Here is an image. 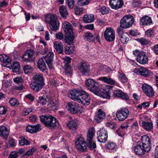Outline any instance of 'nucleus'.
I'll return each instance as SVG.
<instances>
[{
	"label": "nucleus",
	"instance_id": "14",
	"mask_svg": "<svg viewBox=\"0 0 158 158\" xmlns=\"http://www.w3.org/2000/svg\"><path fill=\"white\" fill-rule=\"evenodd\" d=\"M142 89L146 96L152 97L154 95V91L152 87L146 83L143 84L142 86Z\"/></svg>",
	"mask_w": 158,
	"mask_h": 158
},
{
	"label": "nucleus",
	"instance_id": "29",
	"mask_svg": "<svg viewBox=\"0 0 158 158\" xmlns=\"http://www.w3.org/2000/svg\"><path fill=\"white\" fill-rule=\"evenodd\" d=\"M37 67L40 71L43 72H45L47 69L45 62L42 58L40 59L38 61Z\"/></svg>",
	"mask_w": 158,
	"mask_h": 158
},
{
	"label": "nucleus",
	"instance_id": "24",
	"mask_svg": "<svg viewBox=\"0 0 158 158\" xmlns=\"http://www.w3.org/2000/svg\"><path fill=\"white\" fill-rule=\"evenodd\" d=\"M33 81L40 83H44V79L42 74L35 73L33 77Z\"/></svg>",
	"mask_w": 158,
	"mask_h": 158
},
{
	"label": "nucleus",
	"instance_id": "39",
	"mask_svg": "<svg viewBox=\"0 0 158 158\" xmlns=\"http://www.w3.org/2000/svg\"><path fill=\"white\" fill-rule=\"evenodd\" d=\"M87 147H88L90 150H93L94 152H96V145L94 141L87 142Z\"/></svg>",
	"mask_w": 158,
	"mask_h": 158
},
{
	"label": "nucleus",
	"instance_id": "19",
	"mask_svg": "<svg viewBox=\"0 0 158 158\" xmlns=\"http://www.w3.org/2000/svg\"><path fill=\"white\" fill-rule=\"evenodd\" d=\"M113 94L114 97L121 98L125 100L129 99V97L127 94L120 90H115L114 91Z\"/></svg>",
	"mask_w": 158,
	"mask_h": 158
},
{
	"label": "nucleus",
	"instance_id": "23",
	"mask_svg": "<svg viewBox=\"0 0 158 158\" xmlns=\"http://www.w3.org/2000/svg\"><path fill=\"white\" fill-rule=\"evenodd\" d=\"M44 85V83H40L32 81L31 84H30V87L33 90L36 92H38L42 89Z\"/></svg>",
	"mask_w": 158,
	"mask_h": 158
},
{
	"label": "nucleus",
	"instance_id": "26",
	"mask_svg": "<svg viewBox=\"0 0 158 158\" xmlns=\"http://www.w3.org/2000/svg\"><path fill=\"white\" fill-rule=\"evenodd\" d=\"M141 126L143 129L148 131H151L152 129L153 124L152 122L142 121Z\"/></svg>",
	"mask_w": 158,
	"mask_h": 158
},
{
	"label": "nucleus",
	"instance_id": "1",
	"mask_svg": "<svg viewBox=\"0 0 158 158\" xmlns=\"http://www.w3.org/2000/svg\"><path fill=\"white\" fill-rule=\"evenodd\" d=\"M68 95L71 99L76 100L79 103L85 106L89 105L90 103L91 99L89 94L81 88L70 90Z\"/></svg>",
	"mask_w": 158,
	"mask_h": 158
},
{
	"label": "nucleus",
	"instance_id": "57",
	"mask_svg": "<svg viewBox=\"0 0 158 158\" xmlns=\"http://www.w3.org/2000/svg\"><path fill=\"white\" fill-rule=\"evenodd\" d=\"M107 127H109L112 129H115L116 128V124L114 123H108L106 124Z\"/></svg>",
	"mask_w": 158,
	"mask_h": 158
},
{
	"label": "nucleus",
	"instance_id": "30",
	"mask_svg": "<svg viewBox=\"0 0 158 158\" xmlns=\"http://www.w3.org/2000/svg\"><path fill=\"white\" fill-rule=\"evenodd\" d=\"M54 47L59 53L62 54L63 53V46L62 43L57 41L55 42L54 43Z\"/></svg>",
	"mask_w": 158,
	"mask_h": 158
},
{
	"label": "nucleus",
	"instance_id": "10",
	"mask_svg": "<svg viewBox=\"0 0 158 158\" xmlns=\"http://www.w3.org/2000/svg\"><path fill=\"white\" fill-rule=\"evenodd\" d=\"M98 141L101 143H104L108 138L107 130L103 127L97 132Z\"/></svg>",
	"mask_w": 158,
	"mask_h": 158
},
{
	"label": "nucleus",
	"instance_id": "16",
	"mask_svg": "<svg viewBox=\"0 0 158 158\" xmlns=\"http://www.w3.org/2000/svg\"><path fill=\"white\" fill-rule=\"evenodd\" d=\"M109 2L111 8L115 10L121 8L124 4L123 0H110Z\"/></svg>",
	"mask_w": 158,
	"mask_h": 158
},
{
	"label": "nucleus",
	"instance_id": "28",
	"mask_svg": "<svg viewBox=\"0 0 158 158\" xmlns=\"http://www.w3.org/2000/svg\"><path fill=\"white\" fill-rule=\"evenodd\" d=\"M140 21V23L142 25H149L152 24L151 18L147 16L143 17Z\"/></svg>",
	"mask_w": 158,
	"mask_h": 158
},
{
	"label": "nucleus",
	"instance_id": "48",
	"mask_svg": "<svg viewBox=\"0 0 158 158\" xmlns=\"http://www.w3.org/2000/svg\"><path fill=\"white\" fill-rule=\"evenodd\" d=\"M154 32L153 29L152 28L146 31L145 34L149 37H152L154 36Z\"/></svg>",
	"mask_w": 158,
	"mask_h": 158
},
{
	"label": "nucleus",
	"instance_id": "50",
	"mask_svg": "<svg viewBox=\"0 0 158 158\" xmlns=\"http://www.w3.org/2000/svg\"><path fill=\"white\" fill-rule=\"evenodd\" d=\"M20 68V66L18 62H15L13 63L12 70V71L15 72H18Z\"/></svg>",
	"mask_w": 158,
	"mask_h": 158
},
{
	"label": "nucleus",
	"instance_id": "25",
	"mask_svg": "<svg viewBox=\"0 0 158 158\" xmlns=\"http://www.w3.org/2000/svg\"><path fill=\"white\" fill-rule=\"evenodd\" d=\"M77 125V121L75 119L69 122L67 125L69 129L73 133H74L76 131Z\"/></svg>",
	"mask_w": 158,
	"mask_h": 158
},
{
	"label": "nucleus",
	"instance_id": "51",
	"mask_svg": "<svg viewBox=\"0 0 158 158\" xmlns=\"http://www.w3.org/2000/svg\"><path fill=\"white\" fill-rule=\"evenodd\" d=\"M66 2L69 8L71 9H73L75 3L74 0H66Z\"/></svg>",
	"mask_w": 158,
	"mask_h": 158
},
{
	"label": "nucleus",
	"instance_id": "37",
	"mask_svg": "<svg viewBox=\"0 0 158 158\" xmlns=\"http://www.w3.org/2000/svg\"><path fill=\"white\" fill-rule=\"evenodd\" d=\"M98 92V94H95L98 95L104 98H110V96L108 92L105 91L104 90H103L101 91V90L100 89V91Z\"/></svg>",
	"mask_w": 158,
	"mask_h": 158
},
{
	"label": "nucleus",
	"instance_id": "35",
	"mask_svg": "<svg viewBox=\"0 0 158 158\" xmlns=\"http://www.w3.org/2000/svg\"><path fill=\"white\" fill-rule=\"evenodd\" d=\"M94 135V128H90L88 130V132L87 134V142L94 141L93 139V136Z\"/></svg>",
	"mask_w": 158,
	"mask_h": 158
},
{
	"label": "nucleus",
	"instance_id": "53",
	"mask_svg": "<svg viewBox=\"0 0 158 158\" xmlns=\"http://www.w3.org/2000/svg\"><path fill=\"white\" fill-rule=\"evenodd\" d=\"M23 69L24 72L26 74H27L29 73H30L32 70V67L30 65L24 66Z\"/></svg>",
	"mask_w": 158,
	"mask_h": 158
},
{
	"label": "nucleus",
	"instance_id": "18",
	"mask_svg": "<svg viewBox=\"0 0 158 158\" xmlns=\"http://www.w3.org/2000/svg\"><path fill=\"white\" fill-rule=\"evenodd\" d=\"M106 117L105 113L99 109L94 117V120L95 122L99 123L101 122Z\"/></svg>",
	"mask_w": 158,
	"mask_h": 158
},
{
	"label": "nucleus",
	"instance_id": "43",
	"mask_svg": "<svg viewBox=\"0 0 158 158\" xmlns=\"http://www.w3.org/2000/svg\"><path fill=\"white\" fill-rule=\"evenodd\" d=\"M137 40L143 45L148 44L150 43V41L148 40L143 38L137 39Z\"/></svg>",
	"mask_w": 158,
	"mask_h": 158
},
{
	"label": "nucleus",
	"instance_id": "47",
	"mask_svg": "<svg viewBox=\"0 0 158 158\" xmlns=\"http://www.w3.org/2000/svg\"><path fill=\"white\" fill-rule=\"evenodd\" d=\"M119 80L122 83L126 82L127 81V78L124 73H120L118 76Z\"/></svg>",
	"mask_w": 158,
	"mask_h": 158
},
{
	"label": "nucleus",
	"instance_id": "5",
	"mask_svg": "<svg viewBox=\"0 0 158 158\" xmlns=\"http://www.w3.org/2000/svg\"><path fill=\"white\" fill-rule=\"evenodd\" d=\"M134 21V19L132 15H128L124 16L120 21V26L125 29L129 28L132 26Z\"/></svg>",
	"mask_w": 158,
	"mask_h": 158
},
{
	"label": "nucleus",
	"instance_id": "55",
	"mask_svg": "<svg viewBox=\"0 0 158 158\" xmlns=\"http://www.w3.org/2000/svg\"><path fill=\"white\" fill-rule=\"evenodd\" d=\"M124 28H123L121 26H119L117 28V33H118L119 36H123L124 35L123 32Z\"/></svg>",
	"mask_w": 158,
	"mask_h": 158
},
{
	"label": "nucleus",
	"instance_id": "2",
	"mask_svg": "<svg viewBox=\"0 0 158 158\" xmlns=\"http://www.w3.org/2000/svg\"><path fill=\"white\" fill-rule=\"evenodd\" d=\"M62 27L66 33L64 38V41L66 43L73 42L75 38V34L73 31L72 26L68 22L63 23Z\"/></svg>",
	"mask_w": 158,
	"mask_h": 158
},
{
	"label": "nucleus",
	"instance_id": "49",
	"mask_svg": "<svg viewBox=\"0 0 158 158\" xmlns=\"http://www.w3.org/2000/svg\"><path fill=\"white\" fill-rule=\"evenodd\" d=\"M140 144L143 148L145 152H148L150 151L151 148V144H147V143L145 144L141 143Z\"/></svg>",
	"mask_w": 158,
	"mask_h": 158
},
{
	"label": "nucleus",
	"instance_id": "22",
	"mask_svg": "<svg viewBox=\"0 0 158 158\" xmlns=\"http://www.w3.org/2000/svg\"><path fill=\"white\" fill-rule=\"evenodd\" d=\"M41 126L40 124L35 125H28L26 128L27 131L30 133H36L41 130Z\"/></svg>",
	"mask_w": 158,
	"mask_h": 158
},
{
	"label": "nucleus",
	"instance_id": "31",
	"mask_svg": "<svg viewBox=\"0 0 158 158\" xmlns=\"http://www.w3.org/2000/svg\"><path fill=\"white\" fill-rule=\"evenodd\" d=\"M59 12L61 16L64 18L67 17L68 15V12L67 10V8L66 6L62 5L60 7Z\"/></svg>",
	"mask_w": 158,
	"mask_h": 158
},
{
	"label": "nucleus",
	"instance_id": "46",
	"mask_svg": "<svg viewBox=\"0 0 158 158\" xmlns=\"http://www.w3.org/2000/svg\"><path fill=\"white\" fill-rule=\"evenodd\" d=\"M100 69L104 72H105L106 73H108L111 71V69L109 67L106 65H102L100 67Z\"/></svg>",
	"mask_w": 158,
	"mask_h": 158
},
{
	"label": "nucleus",
	"instance_id": "32",
	"mask_svg": "<svg viewBox=\"0 0 158 158\" xmlns=\"http://www.w3.org/2000/svg\"><path fill=\"white\" fill-rule=\"evenodd\" d=\"M94 20V16L93 14L85 15L83 18V21L86 23H92Z\"/></svg>",
	"mask_w": 158,
	"mask_h": 158
},
{
	"label": "nucleus",
	"instance_id": "34",
	"mask_svg": "<svg viewBox=\"0 0 158 158\" xmlns=\"http://www.w3.org/2000/svg\"><path fill=\"white\" fill-rule=\"evenodd\" d=\"M0 61L3 62L6 65H8L11 62L10 58L4 54L0 55Z\"/></svg>",
	"mask_w": 158,
	"mask_h": 158
},
{
	"label": "nucleus",
	"instance_id": "7",
	"mask_svg": "<svg viewBox=\"0 0 158 158\" xmlns=\"http://www.w3.org/2000/svg\"><path fill=\"white\" fill-rule=\"evenodd\" d=\"M85 84L90 91L94 94H98L100 91L98 83L93 79H89L87 80L85 82Z\"/></svg>",
	"mask_w": 158,
	"mask_h": 158
},
{
	"label": "nucleus",
	"instance_id": "45",
	"mask_svg": "<svg viewBox=\"0 0 158 158\" xmlns=\"http://www.w3.org/2000/svg\"><path fill=\"white\" fill-rule=\"evenodd\" d=\"M9 102L10 105L15 106H18L19 104L18 100L14 98H10L9 101Z\"/></svg>",
	"mask_w": 158,
	"mask_h": 158
},
{
	"label": "nucleus",
	"instance_id": "38",
	"mask_svg": "<svg viewBox=\"0 0 158 158\" xmlns=\"http://www.w3.org/2000/svg\"><path fill=\"white\" fill-rule=\"evenodd\" d=\"M106 148L111 151V152L116 151V146L115 143L113 142H108L106 144Z\"/></svg>",
	"mask_w": 158,
	"mask_h": 158
},
{
	"label": "nucleus",
	"instance_id": "58",
	"mask_svg": "<svg viewBox=\"0 0 158 158\" xmlns=\"http://www.w3.org/2000/svg\"><path fill=\"white\" fill-rule=\"evenodd\" d=\"M141 4V2L139 1L133 0L132 2V6L135 7L140 6Z\"/></svg>",
	"mask_w": 158,
	"mask_h": 158
},
{
	"label": "nucleus",
	"instance_id": "17",
	"mask_svg": "<svg viewBox=\"0 0 158 158\" xmlns=\"http://www.w3.org/2000/svg\"><path fill=\"white\" fill-rule=\"evenodd\" d=\"M134 72L139 75H141L144 77H147L149 76L150 72L144 67H141L139 69L135 68Z\"/></svg>",
	"mask_w": 158,
	"mask_h": 158
},
{
	"label": "nucleus",
	"instance_id": "61",
	"mask_svg": "<svg viewBox=\"0 0 158 158\" xmlns=\"http://www.w3.org/2000/svg\"><path fill=\"white\" fill-rule=\"evenodd\" d=\"M13 81L15 82L17 84L22 83L23 81V79L21 77H16L14 78Z\"/></svg>",
	"mask_w": 158,
	"mask_h": 158
},
{
	"label": "nucleus",
	"instance_id": "63",
	"mask_svg": "<svg viewBox=\"0 0 158 158\" xmlns=\"http://www.w3.org/2000/svg\"><path fill=\"white\" fill-rule=\"evenodd\" d=\"M120 40L123 44H126L128 40V39L124 35L120 37Z\"/></svg>",
	"mask_w": 158,
	"mask_h": 158
},
{
	"label": "nucleus",
	"instance_id": "56",
	"mask_svg": "<svg viewBox=\"0 0 158 158\" xmlns=\"http://www.w3.org/2000/svg\"><path fill=\"white\" fill-rule=\"evenodd\" d=\"M38 102L42 105H46L47 102L46 98L43 97H39Z\"/></svg>",
	"mask_w": 158,
	"mask_h": 158
},
{
	"label": "nucleus",
	"instance_id": "40",
	"mask_svg": "<svg viewBox=\"0 0 158 158\" xmlns=\"http://www.w3.org/2000/svg\"><path fill=\"white\" fill-rule=\"evenodd\" d=\"M58 104V102L55 99L50 98L48 101V105L52 109L57 106Z\"/></svg>",
	"mask_w": 158,
	"mask_h": 158
},
{
	"label": "nucleus",
	"instance_id": "54",
	"mask_svg": "<svg viewBox=\"0 0 158 158\" xmlns=\"http://www.w3.org/2000/svg\"><path fill=\"white\" fill-rule=\"evenodd\" d=\"M77 3L79 5L84 6L88 4L89 0H78Z\"/></svg>",
	"mask_w": 158,
	"mask_h": 158
},
{
	"label": "nucleus",
	"instance_id": "4",
	"mask_svg": "<svg viewBox=\"0 0 158 158\" xmlns=\"http://www.w3.org/2000/svg\"><path fill=\"white\" fill-rule=\"evenodd\" d=\"M46 22L50 25L51 30L56 31L58 28L59 23L57 16L54 14H48L45 17Z\"/></svg>",
	"mask_w": 158,
	"mask_h": 158
},
{
	"label": "nucleus",
	"instance_id": "13",
	"mask_svg": "<svg viewBox=\"0 0 158 158\" xmlns=\"http://www.w3.org/2000/svg\"><path fill=\"white\" fill-rule=\"evenodd\" d=\"M35 52L32 49L27 50L23 56V59L26 62H31L35 59Z\"/></svg>",
	"mask_w": 158,
	"mask_h": 158
},
{
	"label": "nucleus",
	"instance_id": "3",
	"mask_svg": "<svg viewBox=\"0 0 158 158\" xmlns=\"http://www.w3.org/2000/svg\"><path fill=\"white\" fill-rule=\"evenodd\" d=\"M40 118L41 122L46 127L50 128H53L58 124L56 118L51 115H41L40 116Z\"/></svg>",
	"mask_w": 158,
	"mask_h": 158
},
{
	"label": "nucleus",
	"instance_id": "59",
	"mask_svg": "<svg viewBox=\"0 0 158 158\" xmlns=\"http://www.w3.org/2000/svg\"><path fill=\"white\" fill-rule=\"evenodd\" d=\"M74 10L75 13L77 15H79L81 13H82L83 11L82 8L79 7L78 6H76L74 8Z\"/></svg>",
	"mask_w": 158,
	"mask_h": 158
},
{
	"label": "nucleus",
	"instance_id": "62",
	"mask_svg": "<svg viewBox=\"0 0 158 158\" xmlns=\"http://www.w3.org/2000/svg\"><path fill=\"white\" fill-rule=\"evenodd\" d=\"M124 130L120 128H118L116 131V132L119 136L122 137L124 135Z\"/></svg>",
	"mask_w": 158,
	"mask_h": 158
},
{
	"label": "nucleus",
	"instance_id": "27",
	"mask_svg": "<svg viewBox=\"0 0 158 158\" xmlns=\"http://www.w3.org/2000/svg\"><path fill=\"white\" fill-rule=\"evenodd\" d=\"M140 143L141 142H138L137 143L134 149V151L136 154L143 155L145 152Z\"/></svg>",
	"mask_w": 158,
	"mask_h": 158
},
{
	"label": "nucleus",
	"instance_id": "52",
	"mask_svg": "<svg viewBox=\"0 0 158 158\" xmlns=\"http://www.w3.org/2000/svg\"><path fill=\"white\" fill-rule=\"evenodd\" d=\"M30 142L24 138L19 141V144L21 146L28 145L30 144Z\"/></svg>",
	"mask_w": 158,
	"mask_h": 158
},
{
	"label": "nucleus",
	"instance_id": "44",
	"mask_svg": "<svg viewBox=\"0 0 158 158\" xmlns=\"http://www.w3.org/2000/svg\"><path fill=\"white\" fill-rule=\"evenodd\" d=\"M98 10L101 12L102 14L104 15L109 13V9L106 6H102L101 7H100Z\"/></svg>",
	"mask_w": 158,
	"mask_h": 158
},
{
	"label": "nucleus",
	"instance_id": "20",
	"mask_svg": "<svg viewBox=\"0 0 158 158\" xmlns=\"http://www.w3.org/2000/svg\"><path fill=\"white\" fill-rule=\"evenodd\" d=\"M64 63L65 64L64 67L65 68V72L66 73L69 74L71 75L72 73L71 67L69 64L70 63L71 61V58L69 57H65L63 58Z\"/></svg>",
	"mask_w": 158,
	"mask_h": 158
},
{
	"label": "nucleus",
	"instance_id": "9",
	"mask_svg": "<svg viewBox=\"0 0 158 158\" xmlns=\"http://www.w3.org/2000/svg\"><path fill=\"white\" fill-rule=\"evenodd\" d=\"M75 143L76 147L79 151L84 152L86 150V143L82 137L77 138L75 140Z\"/></svg>",
	"mask_w": 158,
	"mask_h": 158
},
{
	"label": "nucleus",
	"instance_id": "11",
	"mask_svg": "<svg viewBox=\"0 0 158 158\" xmlns=\"http://www.w3.org/2000/svg\"><path fill=\"white\" fill-rule=\"evenodd\" d=\"M115 31L112 28L108 27L104 32V37L107 41H112L115 39Z\"/></svg>",
	"mask_w": 158,
	"mask_h": 158
},
{
	"label": "nucleus",
	"instance_id": "21",
	"mask_svg": "<svg viewBox=\"0 0 158 158\" xmlns=\"http://www.w3.org/2000/svg\"><path fill=\"white\" fill-rule=\"evenodd\" d=\"M53 57V53L52 52H49L44 58L45 61L49 69H52Z\"/></svg>",
	"mask_w": 158,
	"mask_h": 158
},
{
	"label": "nucleus",
	"instance_id": "42",
	"mask_svg": "<svg viewBox=\"0 0 158 158\" xmlns=\"http://www.w3.org/2000/svg\"><path fill=\"white\" fill-rule=\"evenodd\" d=\"M74 50V47L71 46L69 45V46H66L65 48L64 52L66 54H70L73 53Z\"/></svg>",
	"mask_w": 158,
	"mask_h": 158
},
{
	"label": "nucleus",
	"instance_id": "15",
	"mask_svg": "<svg viewBox=\"0 0 158 158\" xmlns=\"http://www.w3.org/2000/svg\"><path fill=\"white\" fill-rule=\"evenodd\" d=\"M78 69L80 72L84 75H88L89 74V65L85 62L81 63Z\"/></svg>",
	"mask_w": 158,
	"mask_h": 158
},
{
	"label": "nucleus",
	"instance_id": "64",
	"mask_svg": "<svg viewBox=\"0 0 158 158\" xmlns=\"http://www.w3.org/2000/svg\"><path fill=\"white\" fill-rule=\"evenodd\" d=\"M35 152V149L34 148H31V149L27 151L24 154L25 156H29Z\"/></svg>",
	"mask_w": 158,
	"mask_h": 158
},
{
	"label": "nucleus",
	"instance_id": "36",
	"mask_svg": "<svg viewBox=\"0 0 158 158\" xmlns=\"http://www.w3.org/2000/svg\"><path fill=\"white\" fill-rule=\"evenodd\" d=\"M8 134V131L5 127L2 126L0 127V135L7 139Z\"/></svg>",
	"mask_w": 158,
	"mask_h": 158
},
{
	"label": "nucleus",
	"instance_id": "33",
	"mask_svg": "<svg viewBox=\"0 0 158 158\" xmlns=\"http://www.w3.org/2000/svg\"><path fill=\"white\" fill-rule=\"evenodd\" d=\"M84 39L89 42H93L95 41V37L92 34L89 32H86L83 35Z\"/></svg>",
	"mask_w": 158,
	"mask_h": 158
},
{
	"label": "nucleus",
	"instance_id": "8",
	"mask_svg": "<svg viewBox=\"0 0 158 158\" xmlns=\"http://www.w3.org/2000/svg\"><path fill=\"white\" fill-rule=\"evenodd\" d=\"M67 108L71 113L74 114L81 113L83 110L81 106H80L78 103L73 102H69L67 106Z\"/></svg>",
	"mask_w": 158,
	"mask_h": 158
},
{
	"label": "nucleus",
	"instance_id": "6",
	"mask_svg": "<svg viewBox=\"0 0 158 158\" xmlns=\"http://www.w3.org/2000/svg\"><path fill=\"white\" fill-rule=\"evenodd\" d=\"M133 54L136 56V61L140 64H145L148 63V58L145 52H139L138 50H136L133 52Z\"/></svg>",
	"mask_w": 158,
	"mask_h": 158
},
{
	"label": "nucleus",
	"instance_id": "41",
	"mask_svg": "<svg viewBox=\"0 0 158 158\" xmlns=\"http://www.w3.org/2000/svg\"><path fill=\"white\" fill-rule=\"evenodd\" d=\"M150 138L147 135H144L142 137L141 143L143 144H151Z\"/></svg>",
	"mask_w": 158,
	"mask_h": 158
},
{
	"label": "nucleus",
	"instance_id": "60",
	"mask_svg": "<svg viewBox=\"0 0 158 158\" xmlns=\"http://www.w3.org/2000/svg\"><path fill=\"white\" fill-rule=\"evenodd\" d=\"M7 111V108L5 106H0V114L2 115L6 113Z\"/></svg>",
	"mask_w": 158,
	"mask_h": 158
},
{
	"label": "nucleus",
	"instance_id": "12",
	"mask_svg": "<svg viewBox=\"0 0 158 158\" xmlns=\"http://www.w3.org/2000/svg\"><path fill=\"white\" fill-rule=\"evenodd\" d=\"M129 114V111L127 108L120 109L116 112V115L119 120H124L128 117Z\"/></svg>",
	"mask_w": 158,
	"mask_h": 158
}]
</instances>
